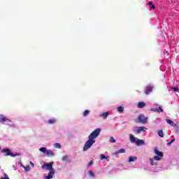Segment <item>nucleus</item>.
<instances>
[{"mask_svg": "<svg viewBox=\"0 0 179 179\" xmlns=\"http://www.w3.org/2000/svg\"><path fill=\"white\" fill-rule=\"evenodd\" d=\"M166 122L167 124H169V125H171V127L177 128V124H174V122L171 120L170 119H166Z\"/></svg>", "mask_w": 179, "mask_h": 179, "instance_id": "nucleus-8", "label": "nucleus"}, {"mask_svg": "<svg viewBox=\"0 0 179 179\" xmlns=\"http://www.w3.org/2000/svg\"><path fill=\"white\" fill-rule=\"evenodd\" d=\"M92 164H93V161H90L88 164V167H90V166H92Z\"/></svg>", "mask_w": 179, "mask_h": 179, "instance_id": "nucleus-36", "label": "nucleus"}, {"mask_svg": "<svg viewBox=\"0 0 179 179\" xmlns=\"http://www.w3.org/2000/svg\"><path fill=\"white\" fill-rule=\"evenodd\" d=\"M30 164L32 167H34V164L33 162H30Z\"/></svg>", "mask_w": 179, "mask_h": 179, "instance_id": "nucleus-38", "label": "nucleus"}, {"mask_svg": "<svg viewBox=\"0 0 179 179\" xmlns=\"http://www.w3.org/2000/svg\"><path fill=\"white\" fill-rule=\"evenodd\" d=\"M1 153H5L4 156H10L11 157H16V156H21L20 152H17L13 154L10 149L9 148H3L1 150Z\"/></svg>", "mask_w": 179, "mask_h": 179, "instance_id": "nucleus-2", "label": "nucleus"}, {"mask_svg": "<svg viewBox=\"0 0 179 179\" xmlns=\"http://www.w3.org/2000/svg\"><path fill=\"white\" fill-rule=\"evenodd\" d=\"M137 146H141V145H145V141L143 140L138 139L136 141Z\"/></svg>", "mask_w": 179, "mask_h": 179, "instance_id": "nucleus-12", "label": "nucleus"}, {"mask_svg": "<svg viewBox=\"0 0 179 179\" xmlns=\"http://www.w3.org/2000/svg\"><path fill=\"white\" fill-rule=\"evenodd\" d=\"M52 164H54V162H50V163H45L44 164L42 165L41 169L43 170H50V171H54V169L52 168Z\"/></svg>", "mask_w": 179, "mask_h": 179, "instance_id": "nucleus-4", "label": "nucleus"}, {"mask_svg": "<svg viewBox=\"0 0 179 179\" xmlns=\"http://www.w3.org/2000/svg\"><path fill=\"white\" fill-rule=\"evenodd\" d=\"M148 5L150 6V9H153V10L156 9V6H155V4H153V2L150 1L148 3Z\"/></svg>", "mask_w": 179, "mask_h": 179, "instance_id": "nucleus-14", "label": "nucleus"}, {"mask_svg": "<svg viewBox=\"0 0 179 179\" xmlns=\"http://www.w3.org/2000/svg\"><path fill=\"white\" fill-rule=\"evenodd\" d=\"M130 142H131V143H135V142H136V138L132 134L130 135Z\"/></svg>", "mask_w": 179, "mask_h": 179, "instance_id": "nucleus-17", "label": "nucleus"}, {"mask_svg": "<svg viewBox=\"0 0 179 179\" xmlns=\"http://www.w3.org/2000/svg\"><path fill=\"white\" fill-rule=\"evenodd\" d=\"M138 160V157H129V162L131 163V162H136Z\"/></svg>", "mask_w": 179, "mask_h": 179, "instance_id": "nucleus-16", "label": "nucleus"}, {"mask_svg": "<svg viewBox=\"0 0 179 179\" xmlns=\"http://www.w3.org/2000/svg\"><path fill=\"white\" fill-rule=\"evenodd\" d=\"M109 142H110V143H115V139L114 138V137H110Z\"/></svg>", "mask_w": 179, "mask_h": 179, "instance_id": "nucleus-25", "label": "nucleus"}, {"mask_svg": "<svg viewBox=\"0 0 179 179\" xmlns=\"http://www.w3.org/2000/svg\"><path fill=\"white\" fill-rule=\"evenodd\" d=\"M159 110L161 111V113H163V108H162V107H159Z\"/></svg>", "mask_w": 179, "mask_h": 179, "instance_id": "nucleus-37", "label": "nucleus"}, {"mask_svg": "<svg viewBox=\"0 0 179 179\" xmlns=\"http://www.w3.org/2000/svg\"><path fill=\"white\" fill-rule=\"evenodd\" d=\"M57 120H55V119H50L48 120L49 124H55Z\"/></svg>", "mask_w": 179, "mask_h": 179, "instance_id": "nucleus-26", "label": "nucleus"}, {"mask_svg": "<svg viewBox=\"0 0 179 179\" xmlns=\"http://www.w3.org/2000/svg\"><path fill=\"white\" fill-rule=\"evenodd\" d=\"M89 114H90V110H86L83 113V117H87V115H89Z\"/></svg>", "mask_w": 179, "mask_h": 179, "instance_id": "nucleus-21", "label": "nucleus"}, {"mask_svg": "<svg viewBox=\"0 0 179 179\" xmlns=\"http://www.w3.org/2000/svg\"><path fill=\"white\" fill-rule=\"evenodd\" d=\"M108 114H109L108 112H105V113L101 114V117H103V118L106 119V118H107V117H108Z\"/></svg>", "mask_w": 179, "mask_h": 179, "instance_id": "nucleus-20", "label": "nucleus"}, {"mask_svg": "<svg viewBox=\"0 0 179 179\" xmlns=\"http://www.w3.org/2000/svg\"><path fill=\"white\" fill-rule=\"evenodd\" d=\"M55 148H57V149H61V144L56 143L55 144Z\"/></svg>", "mask_w": 179, "mask_h": 179, "instance_id": "nucleus-27", "label": "nucleus"}, {"mask_svg": "<svg viewBox=\"0 0 179 179\" xmlns=\"http://www.w3.org/2000/svg\"><path fill=\"white\" fill-rule=\"evenodd\" d=\"M0 149H1V147H0Z\"/></svg>", "mask_w": 179, "mask_h": 179, "instance_id": "nucleus-39", "label": "nucleus"}, {"mask_svg": "<svg viewBox=\"0 0 179 179\" xmlns=\"http://www.w3.org/2000/svg\"><path fill=\"white\" fill-rule=\"evenodd\" d=\"M120 153H125V149L122 148V149L119 150L118 151L115 152L114 155H118Z\"/></svg>", "mask_w": 179, "mask_h": 179, "instance_id": "nucleus-18", "label": "nucleus"}, {"mask_svg": "<svg viewBox=\"0 0 179 179\" xmlns=\"http://www.w3.org/2000/svg\"><path fill=\"white\" fill-rule=\"evenodd\" d=\"M151 111H154V113H159V108H151Z\"/></svg>", "mask_w": 179, "mask_h": 179, "instance_id": "nucleus-30", "label": "nucleus"}, {"mask_svg": "<svg viewBox=\"0 0 179 179\" xmlns=\"http://www.w3.org/2000/svg\"><path fill=\"white\" fill-rule=\"evenodd\" d=\"M154 87L152 85H148L145 87V94H150L153 92Z\"/></svg>", "mask_w": 179, "mask_h": 179, "instance_id": "nucleus-5", "label": "nucleus"}, {"mask_svg": "<svg viewBox=\"0 0 179 179\" xmlns=\"http://www.w3.org/2000/svg\"><path fill=\"white\" fill-rule=\"evenodd\" d=\"M104 159H107V157L104 155H101V160H104Z\"/></svg>", "mask_w": 179, "mask_h": 179, "instance_id": "nucleus-31", "label": "nucleus"}, {"mask_svg": "<svg viewBox=\"0 0 179 179\" xmlns=\"http://www.w3.org/2000/svg\"><path fill=\"white\" fill-rule=\"evenodd\" d=\"M100 132H101V129L97 128L94 131H93L88 136V141L84 145L83 151L86 152L88 149H90L92 146H93V143H96V138L100 135Z\"/></svg>", "mask_w": 179, "mask_h": 179, "instance_id": "nucleus-1", "label": "nucleus"}, {"mask_svg": "<svg viewBox=\"0 0 179 179\" xmlns=\"http://www.w3.org/2000/svg\"><path fill=\"white\" fill-rule=\"evenodd\" d=\"M62 160L63 162H68L69 163H71V160L69 159V157L68 155L63 156V157L62 158Z\"/></svg>", "mask_w": 179, "mask_h": 179, "instance_id": "nucleus-11", "label": "nucleus"}, {"mask_svg": "<svg viewBox=\"0 0 179 179\" xmlns=\"http://www.w3.org/2000/svg\"><path fill=\"white\" fill-rule=\"evenodd\" d=\"M46 155H47L48 157H52V156H54V152L52 150H47Z\"/></svg>", "mask_w": 179, "mask_h": 179, "instance_id": "nucleus-13", "label": "nucleus"}, {"mask_svg": "<svg viewBox=\"0 0 179 179\" xmlns=\"http://www.w3.org/2000/svg\"><path fill=\"white\" fill-rule=\"evenodd\" d=\"M154 152L155 153V155H157V156H159V157H163L164 155L162 152H160L159 150H157V148H155L154 149Z\"/></svg>", "mask_w": 179, "mask_h": 179, "instance_id": "nucleus-7", "label": "nucleus"}, {"mask_svg": "<svg viewBox=\"0 0 179 179\" xmlns=\"http://www.w3.org/2000/svg\"><path fill=\"white\" fill-rule=\"evenodd\" d=\"M145 106H146V103H145V102H138V108H143Z\"/></svg>", "mask_w": 179, "mask_h": 179, "instance_id": "nucleus-15", "label": "nucleus"}, {"mask_svg": "<svg viewBox=\"0 0 179 179\" xmlns=\"http://www.w3.org/2000/svg\"><path fill=\"white\" fill-rule=\"evenodd\" d=\"M145 129H146L145 127H139L137 128L136 132L141 134V132H145Z\"/></svg>", "mask_w": 179, "mask_h": 179, "instance_id": "nucleus-9", "label": "nucleus"}, {"mask_svg": "<svg viewBox=\"0 0 179 179\" xmlns=\"http://www.w3.org/2000/svg\"><path fill=\"white\" fill-rule=\"evenodd\" d=\"M150 164H151L152 166H155V163L153 162V159L150 158Z\"/></svg>", "mask_w": 179, "mask_h": 179, "instance_id": "nucleus-34", "label": "nucleus"}, {"mask_svg": "<svg viewBox=\"0 0 179 179\" xmlns=\"http://www.w3.org/2000/svg\"><path fill=\"white\" fill-rule=\"evenodd\" d=\"M40 152H42V153H47V148H44V147H42L39 149Z\"/></svg>", "mask_w": 179, "mask_h": 179, "instance_id": "nucleus-23", "label": "nucleus"}, {"mask_svg": "<svg viewBox=\"0 0 179 179\" xmlns=\"http://www.w3.org/2000/svg\"><path fill=\"white\" fill-rule=\"evenodd\" d=\"M171 89L173 90V92H178V87H171Z\"/></svg>", "mask_w": 179, "mask_h": 179, "instance_id": "nucleus-33", "label": "nucleus"}, {"mask_svg": "<svg viewBox=\"0 0 179 179\" xmlns=\"http://www.w3.org/2000/svg\"><path fill=\"white\" fill-rule=\"evenodd\" d=\"M6 121L10 122V120H9L8 117L3 116V115H0V122H5Z\"/></svg>", "mask_w": 179, "mask_h": 179, "instance_id": "nucleus-6", "label": "nucleus"}, {"mask_svg": "<svg viewBox=\"0 0 179 179\" xmlns=\"http://www.w3.org/2000/svg\"><path fill=\"white\" fill-rule=\"evenodd\" d=\"M136 122H137V124H146V122H148V117L141 114L138 115V118L136 120Z\"/></svg>", "mask_w": 179, "mask_h": 179, "instance_id": "nucleus-3", "label": "nucleus"}, {"mask_svg": "<svg viewBox=\"0 0 179 179\" xmlns=\"http://www.w3.org/2000/svg\"><path fill=\"white\" fill-rule=\"evenodd\" d=\"M173 142H176V138H173L170 142L167 143V145L170 146Z\"/></svg>", "mask_w": 179, "mask_h": 179, "instance_id": "nucleus-28", "label": "nucleus"}, {"mask_svg": "<svg viewBox=\"0 0 179 179\" xmlns=\"http://www.w3.org/2000/svg\"><path fill=\"white\" fill-rule=\"evenodd\" d=\"M24 169L25 170V171H29L30 170V166H24Z\"/></svg>", "mask_w": 179, "mask_h": 179, "instance_id": "nucleus-35", "label": "nucleus"}, {"mask_svg": "<svg viewBox=\"0 0 179 179\" xmlns=\"http://www.w3.org/2000/svg\"><path fill=\"white\" fill-rule=\"evenodd\" d=\"M158 135L159 136H160L161 138H164V134L163 133V130H159L158 131Z\"/></svg>", "mask_w": 179, "mask_h": 179, "instance_id": "nucleus-22", "label": "nucleus"}, {"mask_svg": "<svg viewBox=\"0 0 179 179\" xmlns=\"http://www.w3.org/2000/svg\"><path fill=\"white\" fill-rule=\"evenodd\" d=\"M89 174L91 177H95L94 173L92 171H89Z\"/></svg>", "mask_w": 179, "mask_h": 179, "instance_id": "nucleus-29", "label": "nucleus"}, {"mask_svg": "<svg viewBox=\"0 0 179 179\" xmlns=\"http://www.w3.org/2000/svg\"><path fill=\"white\" fill-rule=\"evenodd\" d=\"M55 171H50L49 173H48V176L45 177L46 179H51L52 178L54 174H55Z\"/></svg>", "mask_w": 179, "mask_h": 179, "instance_id": "nucleus-10", "label": "nucleus"}, {"mask_svg": "<svg viewBox=\"0 0 179 179\" xmlns=\"http://www.w3.org/2000/svg\"><path fill=\"white\" fill-rule=\"evenodd\" d=\"M162 157H159V155H156L153 157V160H156V162H160V160H162Z\"/></svg>", "mask_w": 179, "mask_h": 179, "instance_id": "nucleus-19", "label": "nucleus"}, {"mask_svg": "<svg viewBox=\"0 0 179 179\" xmlns=\"http://www.w3.org/2000/svg\"><path fill=\"white\" fill-rule=\"evenodd\" d=\"M0 179H9V177H8V174L4 173V177L1 178Z\"/></svg>", "mask_w": 179, "mask_h": 179, "instance_id": "nucleus-32", "label": "nucleus"}, {"mask_svg": "<svg viewBox=\"0 0 179 179\" xmlns=\"http://www.w3.org/2000/svg\"><path fill=\"white\" fill-rule=\"evenodd\" d=\"M117 111L119 113H123L124 112V108L122 106L117 107Z\"/></svg>", "mask_w": 179, "mask_h": 179, "instance_id": "nucleus-24", "label": "nucleus"}]
</instances>
